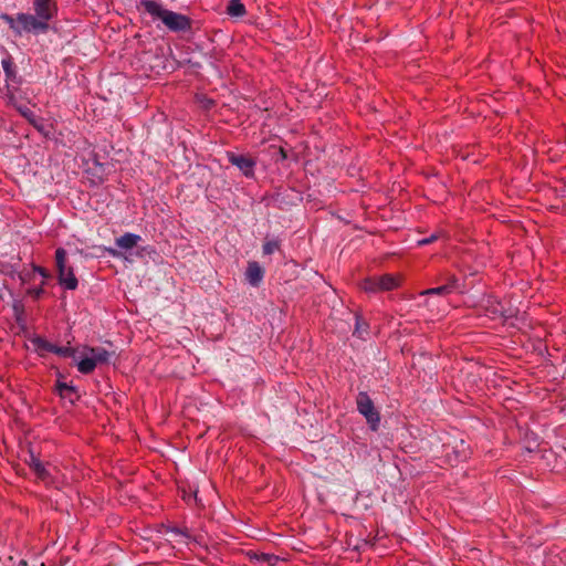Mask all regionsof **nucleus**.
Segmentation results:
<instances>
[{
	"instance_id": "0eeeda50",
	"label": "nucleus",
	"mask_w": 566,
	"mask_h": 566,
	"mask_svg": "<svg viewBox=\"0 0 566 566\" xmlns=\"http://www.w3.org/2000/svg\"><path fill=\"white\" fill-rule=\"evenodd\" d=\"M33 9L35 17L45 24H49L57 12L55 0H34Z\"/></svg>"
},
{
	"instance_id": "7c9ffc66",
	"label": "nucleus",
	"mask_w": 566,
	"mask_h": 566,
	"mask_svg": "<svg viewBox=\"0 0 566 566\" xmlns=\"http://www.w3.org/2000/svg\"><path fill=\"white\" fill-rule=\"evenodd\" d=\"M177 533L181 534V535H185V532L180 531V530H177Z\"/></svg>"
},
{
	"instance_id": "423d86ee",
	"label": "nucleus",
	"mask_w": 566,
	"mask_h": 566,
	"mask_svg": "<svg viewBox=\"0 0 566 566\" xmlns=\"http://www.w3.org/2000/svg\"><path fill=\"white\" fill-rule=\"evenodd\" d=\"M18 34L27 33H45L49 24L41 22L35 15L29 13H19Z\"/></svg>"
},
{
	"instance_id": "c756f323",
	"label": "nucleus",
	"mask_w": 566,
	"mask_h": 566,
	"mask_svg": "<svg viewBox=\"0 0 566 566\" xmlns=\"http://www.w3.org/2000/svg\"><path fill=\"white\" fill-rule=\"evenodd\" d=\"M177 533L181 534V535H185V532L180 531V530H177Z\"/></svg>"
},
{
	"instance_id": "1a4fd4ad",
	"label": "nucleus",
	"mask_w": 566,
	"mask_h": 566,
	"mask_svg": "<svg viewBox=\"0 0 566 566\" xmlns=\"http://www.w3.org/2000/svg\"><path fill=\"white\" fill-rule=\"evenodd\" d=\"M264 271L256 261H250L245 270V279L252 286H259L263 280Z\"/></svg>"
},
{
	"instance_id": "b1692460",
	"label": "nucleus",
	"mask_w": 566,
	"mask_h": 566,
	"mask_svg": "<svg viewBox=\"0 0 566 566\" xmlns=\"http://www.w3.org/2000/svg\"><path fill=\"white\" fill-rule=\"evenodd\" d=\"M438 238H439V234H438V233H433V234H431V235H430V237H428V238H424V239L419 240V241H418V245H426V244L432 243V242H434Z\"/></svg>"
},
{
	"instance_id": "4be33fe9",
	"label": "nucleus",
	"mask_w": 566,
	"mask_h": 566,
	"mask_svg": "<svg viewBox=\"0 0 566 566\" xmlns=\"http://www.w3.org/2000/svg\"><path fill=\"white\" fill-rule=\"evenodd\" d=\"M2 19L9 24L10 29L13 30L14 33L18 34V25H19V13L17 14L15 18L9 15V14H3L2 15Z\"/></svg>"
},
{
	"instance_id": "f3484780",
	"label": "nucleus",
	"mask_w": 566,
	"mask_h": 566,
	"mask_svg": "<svg viewBox=\"0 0 566 566\" xmlns=\"http://www.w3.org/2000/svg\"><path fill=\"white\" fill-rule=\"evenodd\" d=\"M360 287L367 293H379L377 276H370L365 279L360 283Z\"/></svg>"
},
{
	"instance_id": "9b49d317",
	"label": "nucleus",
	"mask_w": 566,
	"mask_h": 566,
	"mask_svg": "<svg viewBox=\"0 0 566 566\" xmlns=\"http://www.w3.org/2000/svg\"><path fill=\"white\" fill-rule=\"evenodd\" d=\"M379 292L392 291L400 286L401 277L395 274H384L377 276Z\"/></svg>"
},
{
	"instance_id": "aec40b11",
	"label": "nucleus",
	"mask_w": 566,
	"mask_h": 566,
	"mask_svg": "<svg viewBox=\"0 0 566 566\" xmlns=\"http://www.w3.org/2000/svg\"><path fill=\"white\" fill-rule=\"evenodd\" d=\"M6 96L8 98V102L10 105L17 108V106H22L21 104H18V97H17V88L8 84L7 86V93Z\"/></svg>"
},
{
	"instance_id": "bb28decb",
	"label": "nucleus",
	"mask_w": 566,
	"mask_h": 566,
	"mask_svg": "<svg viewBox=\"0 0 566 566\" xmlns=\"http://www.w3.org/2000/svg\"><path fill=\"white\" fill-rule=\"evenodd\" d=\"M57 389L60 391V394L62 395L64 391H73V387L64 384V382H60L57 384Z\"/></svg>"
},
{
	"instance_id": "6e6552de",
	"label": "nucleus",
	"mask_w": 566,
	"mask_h": 566,
	"mask_svg": "<svg viewBox=\"0 0 566 566\" xmlns=\"http://www.w3.org/2000/svg\"><path fill=\"white\" fill-rule=\"evenodd\" d=\"M229 161L237 166L244 176L250 177L253 175L255 161L243 155L229 154Z\"/></svg>"
},
{
	"instance_id": "f257e3e1",
	"label": "nucleus",
	"mask_w": 566,
	"mask_h": 566,
	"mask_svg": "<svg viewBox=\"0 0 566 566\" xmlns=\"http://www.w3.org/2000/svg\"><path fill=\"white\" fill-rule=\"evenodd\" d=\"M140 4L153 20H160L171 32H186L191 29L189 17L164 8L160 0H140Z\"/></svg>"
},
{
	"instance_id": "a211bd4d",
	"label": "nucleus",
	"mask_w": 566,
	"mask_h": 566,
	"mask_svg": "<svg viewBox=\"0 0 566 566\" xmlns=\"http://www.w3.org/2000/svg\"><path fill=\"white\" fill-rule=\"evenodd\" d=\"M31 342L36 350L52 353L54 344L48 342L43 337L36 336L32 338Z\"/></svg>"
},
{
	"instance_id": "f8f14e48",
	"label": "nucleus",
	"mask_w": 566,
	"mask_h": 566,
	"mask_svg": "<svg viewBox=\"0 0 566 566\" xmlns=\"http://www.w3.org/2000/svg\"><path fill=\"white\" fill-rule=\"evenodd\" d=\"M140 240V235L127 232L122 237L116 238L115 244L117 248L127 251L136 247Z\"/></svg>"
},
{
	"instance_id": "20e7f679",
	"label": "nucleus",
	"mask_w": 566,
	"mask_h": 566,
	"mask_svg": "<svg viewBox=\"0 0 566 566\" xmlns=\"http://www.w3.org/2000/svg\"><path fill=\"white\" fill-rule=\"evenodd\" d=\"M357 410L363 415L373 431L378 430L380 423V415L375 408L369 395L365 391L358 392L356 397Z\"/></svg>"
},
{
	"instance_id": "dca6fc26",
	"label": "nucleus",
	"mask_w": 566,
	"mask_h": 566,
	"mask_svg": "<svg viewBox=\"0 0 566 566\" xmlns=\"http://www.w3.org/2000/svg\"><path fill=\"white\" fill-rule=\"evenodd\" d=\"M227 13L230 17L241 18L247 13V10L241 0H230L227 7Z\"/></svg>"
},
{
	"instance_id": "c85d7f7f",
	"label": "nucleus",
	"mask_w": 566,
	"mask_h": 566,
	"mask_svg": "<svg viewBox=\"0 0 566 566\" xmlns=\"http://www.w3.org/2000/svg\"><path fill=\"white\" fill-rule=\"evenodd\" d=\"M261 558H262V560H265V562H268L269 564H272V559H276V557H275V556L268 555V554H262Z\"/></svg>"
},
{
	"instance_id": "39448f33",
	"label": "nucleus",
	"mask_w": 566,
	"mask_h": 566,
	"mask_svg": "<svg viewBox=\"0 0 566 566\" xmlns=\"http://www.w3.org/2000/svg\"><path fill=\"white\" fill-rule=\"evenodd\" d=\"M443 447L447 461L451 465L465 461L471 454L470 446L462 439L455 440L452 446L448 443Z\"/></svg>"
},
{
	"instance_id": "f03ea898",
	"label": "nucleus",
	"mask_w": 566,
	"mask_h": 566,
	"mask_svg": "<svg viewBox=\"0 0 566 566\" xmlns=\"http://www.w3.org/2000/svg\"><path fill=\"white\" fill-rule=\"evenodd\" d=\"M55 266L59 284L65 290H76L78 281L75 276L74 269L71 265H67V252L63 248H57L55 250Z\"/></svg>"
},
{
	"instance_id": "7ed1b4c3",
	"label": "nucleus",
	"mask_w": 566,
	"mask_h": 566,
	"mask_svg": "<svg viewBox=\"0 0 566 566\" xmlns=\"http://www.w3.org/2000/svg\"><path fill=\"white\" fill-rule=\"evenodd\" d=\"M88 356L84 357L77 364V369L81 374L88 375L94 371L97 365L108 364L114 353L106 350L103 347H85Z\"/></svg>"
},
{
	"instance_id": "a878e982",
	"label": "nucleus",
	"mask_w": 566,
	"mask_h": 566,
	"mask_svg": "<svg viewBox=\"0 0 566 566\" xmlns=\"http://www.w3.org/2000/svg\"><path fill=\"white\" fill-rule=\"evenodd\" d=\"M28 293L30 295H32L34 298H39L41 296V294L43 293V289L42 287H38V289H30L28 291Z\"/></svg>"
},
{
	"instance_id": "5701e85b",
	"label": "nucleus",
	"mask_w": 566,
	"mask_h": 566,
	"mask_svg": "<svg viewBox=\"0 0 566 566\" xmlns=\"http://www.w3.org/2000/svg\"><path fill=\"white\" fill-rule=\"evenodd\" d=\"M365 332H366V324L361 323L359 319H357L354 334L357 335L358 337H363Z\"/></svg>"
},
{
	"instance_id": "ddd939ff",
	"label": "nucleus",
	"mask_w": 566,
	"mask_h": 566,
	"mask_svg": "<svg viewBox=\"0 0 566 566\" xmlns=\"http://www.w3.org/2000/svg\"><path fill=\"white\" fill-rule=\"evenodd\" d=\"M29 465L32 471L35 473L36 478L40 480L48 482L50 479V473L46 470L45 465L41 462V460L35 457L33 453L30 455Z\"/></svg>"
},
{
	"instance_id": "6ab92c4d",
	"label": "nucleus",
	"mask_w": 566,
	"mask_h": 566,
	"mask_svg": "<svg viewBox=\"0 0 566 566\" xmlns=\"http://www.w3.org/2000/svg\"><path fill=\"white\" fill-rule=\"evenodd\" d=\"M280 249L279 240H269L264 242L262 250L264 255H270Z\"/></svg>"
},
{
	"instance_id": "4468645a",
	"label": "nucleus",
	"mask_w": 566,
	"mask_h": 566,
	"mask_svg": "<svg viewBox=\"0 0 566 566\" xmlns=\"http://www.w3.org/2000/svg\"><path fill=\"white\" fill-rule=\"evenodd\" d=\"M17 111L23 116L36 130L44 132L42 119L39 118L28 106H17Z\"/></svg>"
},
{
	"instance_id": "9d476101",
	"label": "nucleus",
	"mask_w": 566,
	"mask_h": 566,
	"mask_svg": "<svg viewBox=\"0 0 566 566\" xmlns=\"http://www.w3.org/2000/svg\"><path fill=\"white\" fill-rule=\"evenodd\" d=\"M458 279L452 275L449 277L448 282L441 286L432 287L422 291L421 295H448L458 290Z\"/></svg>"
},
{
	"instance_id": "412c9836",
	"label": "nucleus",
	"mask_w": 566,
	"mask_h": 566,
	"mask_svg": "<svg viewBox=\"0 0 566 566\" xmlns=\"http://www.w3.org/2000/svg\"><path fill=\"white\" fill-rule=\"evenodd\" d=\"M52 353L56 354L59 356H62V357H72V356H74L75 349L72 347H66V346L61 347V346L54 345Z\"/></svg>"
},
{
	"instance_id": "cd10ccee",
	"label": "nucleus",
	"mask_w": 566,
	"mask_h": 566,
	"mask_svg": "<svg viewBox=\"0 0 566 566\" xmlns=\"http://www.w3.org/2000/svg\"><path fill=\"white\" fill-rule=\"evenodd\" d=\"M107 252L109 255H112L114 258H119L122 255L119 251H117L116 249H112V248L107 249Z\"/></svg>"
},
{
	"instance_id": "2f4dec72",
	"label": "nucleus",
	"mask_w": 566,
	"mask_h": 566,
	"mask_svg": "<svg viewBox=\"0 0 566 566\" xmlns=\"http://www.w3.org/2000/svg\"><path fill=\"white\" fill-rule=\"evenodd\" d=\"M177 533L181 534V535H185V532L180 531V530H177Z\"/></svg>"
},
{
	"instance_id": "2eb2a0df",
	"label": "nucleus",
	"mask_w": 566,
	"mask_h": 566,
	"mask_svg": "<svg viewBox=\"0 0 566 566\" xmlns=\"http://www.w3.org/2000/svg\"><path fill=\"white\" fill-rule=\"evenodd\" d=\"M1 65H2L3 72L6 74L7 81H9L11 83H19L15 66H14V63H13L11 56L3 59L1 61Z\"/></svg>"
},
{
	"instance_id": "393cba45",
	"label": "nucleus",
	"mask_w": 566,
	"mask_h": 566,
	"mask_svg": "<svg viewBox=\"0 0 566 566\" xmlns=\"http://www.w3.org/2000/svg\"><path fill=\"white\" fill-rule=\"evenodd\" d=\"M33 271L38 272L43 279L49 277V272L44 268L34 265L33 266Z\"/></svg>"
}]
</instances>
